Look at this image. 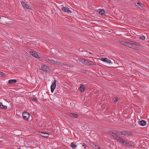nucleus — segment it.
<instances>
[{
	"label": "nucleus",
	"instance_id": "1",
	"mask_svg": "<svg viewBox=\"0 0 149 149\" xmlns=\"http://www.w3.org/2000/svg\"><path fill=\"white\" fill-rule=\"evenodd\" d=\"M112 136L114 138L116 139V140L122 145L126 147L131 146V144L129 142L127 141L125 139L121 138L116 134L113 133Z\"/></svg>",
	"mask_w": 149,
	"mask_h": 149
},
{
	"label": "nucleus",
	"instance_id": "2",
	"mask_svg": "<svg viewBox=\"0 0 149 149\" xmlns=\"http://www.w3.org/2000/svg\"><path fill=\"white\" fill-rule=\"evenodd\" d=\"M56 81L55 80L52 83L51 85V92L52 93H53L54 89L55 88L56 86Z\"/></svg>",
	"mask_w": 149,
	"mask_h": 149
},
{
	"label": "nucleus",
	"instance_id": "3",
	"mask_svg": "<svg viewBox=\"0 0 149 149\" xmlns=\"http://www.w3.org/2000/svg\"><path fill=\"white\" fill-rule=\"evenodd\" d=\"M118 134H120L122 135L129 136L131 135V133L130 132H127L126 131H121L118 132Z\"/></svg>",
	"mask_w": 149,
	"mask_h": 149
},
{
	"label": "nucleus",
	"instance_id": "4",
	"mask_svg": "<svg viewBox=\"0 0 149 149\" xmlns=\"http://www.w3.org/2000/svg\"><path fill=\"white\" fill-rule=\"evenodd\" d=\"M24 120H28L30 117V114L26 112H23L22 115Z\"/></svg>",
	"mask_w": 149,
	"mask_h": 149
},
{
	"label": "nucleus",
	"instance_id": "5",
	"mask_svg": "<svg viewBox=\"0 0 149 149\" xmlns=\"http://www.w3.org/2000/svg\"><path fill=\"white\" fill-rule=\"evenodd\" d=\"M29 53L30 55L32 56L33 57L36 58H39V57L38 55L35 52L33 51H30Z\"/></svg>",
	"mask_w": 149,
	"mask_h": 149
},
{
	"label": "nucleus",
	"instance_id": "6",
	"mask_svg": "<svg viewBox=\"0 0 149 149\" xmlns=\"http://www.w3.org/2000/svg\"><path fill=\"white\" fill-rule=\"evenodd\" d=\"M135 4L136 6H138L139 8H144V6L143 4L139 1L136 2L135 3Z\"/></svg>",
	"mask_w": 149,
	"mask_h": 149
},
{
	"label": "nucleus",
	"instance_id": "7",
	"mask_svg": "<svg viewBox=\"0 0 149 149\" xmlns=\"http://www.w3.org/2000/svg\"><path fill=\"white\" fill-rule=\"evenodd\" d=\"M101 60L107 63H111V61L107 58H101Z\"/></svg>",
	"mask_w": 149,
	"mask_h": 149
},
{
	"label": "nucleus",
	"instance_id": "8",
	"mask_svg": "<svg viewBox=\"0 0 149 149\" xmlns=\"http://www.w3.org/2000/svg\"><path fill=\"white\" fill-rule=\"evenodd\" d=\"M139 124L142 126H144L146 124V122L144 120H142L138 122Z\"/></svg>",
	"mask_w": 149,
	"mask_h": 149
},
{
	"label": "nucleus",
	"instance_id": "9",
	"mask_svg": "<svg viewBox=\"0 0 149 149\" xmlns=\"http://www.w3.org/2000/svg\"><path fill=\"white\" fill-rule=\"evenodd\" d=\"M41 68L44 71H48L49 70V68L46 66L42 65L41 66Z\"/></svg>",
	"mask_w": 149,
	"mask_h": 149
},
{
	"label": "nucleus",
	"instance_id": "10",
	"mask_svg": "<svg viewBox=\"0 0 149 149\" xmlns=\"http://www.w3.org/2000/svg\"><path fill=\"white\" fill-rule=\"evenodd\" d=\"M40 134L42 136L45 138L48 137L49 136V134H48L43 132H41Z\"/></svg>",
	"mask_w": 149,
	"mask_h": 149
},
{
	"label": "nucleus",
	"instance_id": "11",
	"mask_svg": "<svg viewBox=\"0 0 149 149\" xmlns=\"http://www.w3.org/2000/svg\"><path fill=\"white\" fill-rule=\"evenodd\" d=\"M98 12L99 13L102 15L104 14L105 13V11L104 10L100 9L98 10Z\"/></svg>",
	"mask_w": 149,
	"mask_h": 149
},
{
	"label": "nucleus",
	"instance_id": "12",
	"mask_svg": "<svg viewBox=\"0 0 149 149\" xmlns=\"http://www.w3.org/2000/svg\"><path fill=\"white\" fill-rule=\"evenodd\" d=\"M62 10L63 11L66 12H69L70 11L69 8L68 7H63L62 8Z\"/></svg>",
	"mask_w": 149,
	"mask_h": 149
},
{
	"label": "nucleus",
	"instance_id": "13",
	"mask_svg": "<svg viewBox=\"0 0 149 149\" xmlns=\"http://www.w3.org/2000/svg\"><path fill=\"white\" fill-rule=\"evenodd\" d=\"M45 60L47 62L49 63H55L54 61L52 59H49L47 58Z\"/></svg>",
	"mask_w": 149,
	"mask_h": 149
},
{
	"label": "nucleus",
	"instance_id": "14",
	"mask_svg": "<svg viewBox=\"0 0 149 149\" xmlns=\"http://www.w3.org/2000/svg\"><path fill=\"white\" fill-rule=\"evenodd\" d=\"M79 89L80 91L81 92H83L84 91V88L83 84H80V87L79 88Z\"/></svg>",
	"mask_w": 149,
	"mask_h": 149
},
{
	"label": "nucleus",
	"instance_id": "15",
	"mask_svg": "<svg viewBox=\"0 0 149 149\" xmlns=\"http://www.w3.org/2000/svg\"><path fill=\"white\" fill-rule=\"evenodd\" d=\"M8 82L9 84H12L16 83L17 80L16 79H10L9 81Z\"/></svg>",
	"mask_w": 149,
	"mask_h": 149
},
{
	"label": "nucleus",
	"instance_id": "16",
	"mask_svg": "<svg viewBox=\"0 0 149 149\" xmlns=\"http://www.w3.org/2000/svg\"><path fill=\"white\" fill-rule=\"evenodd\" d=\"M69 115L70 116H72V117H74V118H77L78 116V115L77 114H75V113H70L69 114Z\"/></svg>",
	"mask_w": 149,
	"mask_h": 149
},
{
	"label": "nucleus",
	"instance_id": "17",
	"mask_svg": "<svg viewBox=\"0 0 149 149\" xmlns=\"http://www.w3.org/2000/svg\"><path fill=\"white\" fill-rule=\"evenodd\" d=\"M70 146L73 148H76L77 147V145H76L74 142L71 143Z\"/></svg>",
	"mask_w": 149,
	"mask_h": 149
},
{
	"label": "nucleus",
	"instance_id": "18",
	"mask_svg": "<svg viewBox=\"0 0 149 149\" xmlns=\"http://www.w3.org/2000/svg\"><path fill=\"white\" fill-rule=\"evenodd\" d=\"M80 61H81V62L85 64H88L87 63V62L86 63L85 60L83 59H80Z\"/></svg>",
	"mask_w": 149,
	"mask_h": 149
},
{
	"label": "nucleus",
	"instance_id": "19",
	"mask_svg": "<svg viewBox=\"0 0 149 149\" xmlns=\"http://www.w3.org/2000/svg\"><path fill=\"white\" fill-rule=\"evenodd\" d=\"M25 9H30L31 8L30 7L29 4H26V6L24 8Z\"/></svg>",
	"mask_w": 149,
	"mask_h": 149
},
{
	"label": "nucleus",
	"instance_id": "20",
	"mask_svg": "<svg viewBox=\"0 0 149 149\" xmlns=\"http://www.w3.org/2000/svg\"><path fill=\"white\" fill-rule=\"evenodd\" d=\"M21 4L22 6H23V8L24 7H25V6H26V4H25V3H24V1H22L21 2Z\"/></svg>",
	"mask_w": 149,
	"mask_h": 149
},
{
	"label": "nucleus",
	"instance_id": "21",
	"mask_svg": "<svg viewBox=\"0 0 149 149\" xmlns=\"http://www.w3.org/2000/svg\"><path fill=\"white\" fill-rule=\"evenodd\" d=\"M7 108V107L6 106H4L3 105H2V107L1 108L5 109H6Z\"/></svg>",
	"mask_w": 149,
	"mask_h": 149
},
{
	"label": "nucleus",
	"instance_id": "22",
	"mask_svg": "<svg viewBox=\"0 0 149 149\" xmlns=\"http://www.w3.org/2000/svg\"><path fill=\"white\" fill-rule=\"evenodd\" d=\"M140 38L143 40H144L145 39V36H140Z\"/></svg>",
	"mask_w": 149,
	"mask_h": 149
},
{
	"label": "nucleus",
	"instance_id": "23",
	"mask_svg": "<svg viewBox=\"0 0 149 149\" xmlns=\"http://www.w3.org/2000/svg\"><path fill=\"white\" fill-rule=\"evenodd\" d=\"M4 74L3 73L0 72V77H2L4 76Z\"/></svg>",
	"mask_w": 149,
	"mask_h": 149
},
{
	"label": "nucleus",
	"instance_id": "24",
	"mask_svg": "<svg viewBox=\"0 0 149 149\" xmlns=\"http://www.w3.org/2000/svg\"><path fill=\"white\" fill-rule=\"evenodd\" d=\"M118 99L117 98H115L114 99V101L116 102L118 101Z\"/></svg>",
	"mask_w": 149,
	"mask_h": 149
},
{
	"label": "nucleus",
	"instance_id": "25",
	"mask_svg": "<svg viewBox=\"0 0 149 149\" xmlns=\"http://www.w3.org/2000/svg\"><path fill=\"white\" fill-rule=\"evenodd\" d=\"M3 104L2 103L0 102V107L1 108L2 107V106Z\"/></svg>",
	"mask_w": 149,
	"mask_h": 149
},
{
	"label": "nucleus",
	"instance_id": "26",
	"mask_svg": "<svg viewBox=\"0 0 149 149\" xmlns=\"http://www.w3.org/2000/svg\"><path fill=\"white\" fill-rule=\"evenodd\" d=\"M33 100H35V101H36L37 100V99L35 98H34L33 99Z\"/></svg>",
	"mask_w": 149,
	"mask_h": 149
},
{
	"label": "nucleus",
	"instance_id": "27",
	"mask_svg": "<svg viewBox=\"0 0 149 149\" xmlns=\"http://www.w3.org/2000/svg\"><path fill=\"white\" fill-rule=\"evenodd\" d=\"M98 149H101L100 147H98Z\"/></svg>",
	"mask_w": 149,
	"mask_h": 149
},
{
	"label": "nucleus",
	"instance_id": "28",
	"mask_svg": "<svg viewBox=\"0 0 149 149\" xmlns=\"http://www.w3.org/2000/svg\"><path fill=\"white\" fill-rule=\"evenodd\" d=\"M124 44V42H122Z\"/></svg>",
	"mask_w": 149,
	"mask_h": 149
},
{
	"label": "nucleus",
	"instance_id": "29",
	"mask_svg": "<svg viewBox=\"0 0 149 149\" xmlns=\"http://www.w3.org/2000/svg\"><path fill=\"white\" fill-rule=\"evenodd\" d=\"M1 19V17H0V19Z\"/></svg>",
	"mask_w": 149,
	"mask_h": 149
}]
</instances>
